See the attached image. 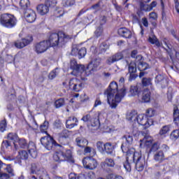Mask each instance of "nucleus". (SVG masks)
<instances>
[{
  "mask_svg": "<svg viewBox=\"0 0 179 179\" xmlns=\"http://www.w3.org/2000/svg\"><path fill=\"white\" fill-rule=\"evenodd\" d=\"M71 38V35H68L62 31L52 33L48 41H43L35 45V51L38 54H43V52H45L50 47H58L59 48H62L65 46Z\"/></svg>",
  "mask_w": 179,
  "mask_h": 179,
  "instance_id": "1",
  "label": "nucleus"
},
{
  "mask_svg": "<svg viewBox=\"0 0 179 179\" xmlns=\"http://www.w3.org/2000/svg\"><path fill=\"white\" fill-rule=\"evenodd\" d=\"M123 141H126L125 144H122L121 149L123 153H126V161L124 162L123 166L127 171H131V166L135 163V160L138 158V153H135V149H129L128 146L132 145L134 138L129 134H126L122 137Z\"/></svg>",
  "mask_w": 179,
  "mask_h": 179,
  "instance_id": "2",
  "label": "nucleus"
},
{
  "mask_svg": "<svg viewBox=\"0 0 179 179\" xmlns=\"http://www.w3.org/2000/svg\"><path fill=\"white\" fill-rule=\"evenodd\" d=\"M125 88H122L118 91V84L115 82H112L105 91L104 94L107 96V100L110 107L117 108L118 103L121 102V100L125 96Z\"/></svg>",
  "mask_w": 179,
  "mask_h": 179,
  "instance_id": "3",
  "label": "nucleus"
},
{
  "mask_svg": "<svg viewBox=\"0 0 179 179\" xmlns=\"http://www.w3.org/2000/svg\"><path fill=\"white\" fill-rule=\"evenodd\" d=\"M0 23L3 27L12 29L16 26V17L9 13L2 14L0 17Z\"/></svg>",
  "mask_w": 179,
  "mask_h": 179,
  "instance_id": "4",
  "label": "nucleus"
},
{
  "mask_svg": "<svg viewBox=\"0 0 179 179\" xmlns=\"http://www.w3.org/2000/svg\"><path fill=\"white\" fill-rule=\"evenodd\" d=\"M101 64V58L95 57L91 60V62L87 65L85 73H86L87 76L89 75L93 74L94 72H97V68L100 66Z\"/></svg>",
  "mask_w": 179,
  "mask_h": 179,
  "instance_id": "5",
  "label": "nucleus"
},
{
  "mask_svg": "<svg viewBox=\"0 0 179 179\" xmlns=\"http://www.w3.org/2000/svg\"><path fill=\"white\" fill-rule=\"evenodd\" d=\"M53 159L55 162H73L72 159V151L71 150H66V153L60 151L54 154Z\"/></svg>",
  "mask_w": 179,
  "mask_h": 179,
  "instance_id": "6",
  "label": "nucleus"
},
{
  "mask_svg": "<svg viewBox=\"0 0 179 179\" xmlns=\"http://www.w3.org/2000/svg\"><path fill=\"white\" fill-rule=\"evenodd\" d=\"M41 143L47 149V150H52L54 146H61V145L58 144L48 134H47L46 136L41 138Z\"/></svg>",
  "mask_w": 179,
  "mask_h": 179,
  "instance_id": "7",
  "label": "nucleus"
},
{
  "mask_svg": "<svg viewBox=\"0 0 179 179\" xmlns=\"http://www.w3.org/2000/svg\"><path fill=\"white\" fill-rule=\"evenodd\" d=\"M83 164L87 170H96L99 166L97 160L92 157H86L83 159Z\"/></svg>",
  "mask_w": 179,
  "mask_h": 179,
  "instance_id": "8",
  "label": "nucleus"
},
{
  "mask_svg": "<svg viewBox=\"0 0 179 179\" xmlns=\"http://www.w3.org/2000/svg\"><path fill=\"white\" fill-rule=\"evenodd\" d=\"M70 68L72 69L73 72L76 73H82V72H85V66L83 64H78V62L75 59H73L70 62Z\"/></svg>",
  "mask_w": 179,
  "mask_h": 179,
  "instance_id": "9",
  "label": "nucleus"
},
{
  "mask_svg": "<svg viewBox=\"0 0 179 179\" xmlns=\"http://www.w3.org/2000/svg\"><path fill=\"white\" fill-rule=\"evenodd\" d=\"M137 156L134 164H135L137 171H143V169H145V166H146V159L141 157L139 154H137Z\"/></svg>",
  "mask_w": 179,
  "mask_h": 179,
  "instance_id": "10",
  "label": "nucleus"
},
{
  "mask_svg": "<svg viewBox=\"0 0 179 179\" xmlns=\"http://www.w3.org/2000/svg\"><path fill=\"white\" fill-rule=\"evenodd\" d=\"M24 17L28 23H33L37 17L36 12L31 9H27L24 11Z\"/></svg>",
  "mask_w": 179,
  "mask_h": 179,
  "instance_id": "11",
  "label": "nucleus"
},
{
  "mask_svg": "<svg viewBox=\"0 0 179 179\" xmlns=\"http://www.w3.org/2000/svg\"><path fill=\"white\" fill-rule=\"evenodd\" d=\"M33 41V36H28L26 38H23L21 41H17L15 42V47L16 48H24L26 45H29L30 43Z\"/></svg>",
  "mask_w": 179,
  "mask_h": 179,
  "instance_id": "12",
  "label": "nucleus"
},
{
  "mask_svg": "<svg viewBox=\"0 0 179 179\" xmlns=\"http://www.w3.org/2000/svg\"><path fill=\"white\" fill-rule=\"evenodd\" d=\"M122 58H124V55H122V53H116L108 57V59H106V64L107 65H112V64L120 61V59H122Z\"/></svg>",
  "mask_w": 179,
  "mask_h": 179,
  "instance_id": "13",
  "label": "nucleus"
},
{
  "mask_svg": "<svg viewBox=\"0 0 179 179\" xmlns=\"http://www.w3.org/2000/svg\"><path fill=\"white\" fill-rule=\"evenodd\" d=\"M78 122H79V120H78V118H76V117H70L66 121V127L69 129H72V128H75V127L78 126Z\"/></svg>",
  "mask_w": 179,
  "mask_h": 179,
  "instance_id": "14",
  "label": "nucleus"
},
{
  "mask_svg": "<svg viewBox=\"0 0 179 179\" xmlns=\"http://www.w3.org/2000/svg\"><path fill=\"white\" fill-rule=\"evenodd\" d=\"M27 148L28 149V152L30 156H31V157H33L34 159H36V157H37L36 144H34L33 141H30L29 144L27 145Z\"/></svg>",
  "mask_w": 179,
  "mask_h": 179,
  "instance_id": "15",
  "label": "nucleus"
},
{
  "mask_svg": "<svg viewBox=\"0 0 179 179\" xmlns=\"http://www.w3.org/2000/svg\"><path fill=\"white\" fill-rule=\"evenodd\" d=\"M118 34L124 38H131L132 37V32L127 28H120L118 29Z\"/></svg>",
  "mask_w": 179,
  "mask_h": 179,
  "instance_id": "16",
  "label": "nucleus"
},
{
  "mask_svg": "<svg viewBox=\"0 0 179 179\" xmlns=\"http://www.w3.org/2000/svg\"><path fill=\"white\" fill-rule=\"evenodd\" d=\"M162 42L164 44H165L168 49L164 48V46H162V48L166 51L168 55H169L170 58H171V57H173V45L170 44V42L166 38H164Z\"/></svg>",
  "mask_w": 179,
  "mask_h": 179,
  "instance_id": "17",
  "label": "nucleus"
},
{
  "mask_svg": "<svg viewBox=\"0 0 179 179\" xmlns=\"http://www.w3.org/2000/svg\"><path fill=\"white\" fill-rule=\"evenodd\" d=\"M155 82L156 83H159L160 85H162V87H166L169 83L167 80L164 78V76L162 74L157 75L155 77Z\"/></svg>",
  "mask_w": 179,
  "mask_h": 179,
  "instance_id": "18",
  "label": "nucleus"
},
{
  "mask_svg": "<svg viewBox=\"0 0 179 179\" xmlns=\"http://www.w3.org/2000/svg\"><path fill=\"white\" fill-rule=\"evenodd\" d=\"M36 9L38 13H40V15H46V13H48L50 10V8L47 4H45V5L40 4L37 6Z\"/></svg>",
  "mask_w": 179,
  "mask_h": 179,
  "instance_id": "19",
  "label": "nucleus"
},
{
  "mask_svg": "<svg viewBox=\"0 0 179 179\" xmlns=\"http://www.w3.org/2000/svg\"><path fill=\"white\" fill-rule=\"evenodd\" d=\"M103 150L107 155H112L114 152V149H115V145L111 143H106L103 145Z\"/></svg>",
  "mask_w": 179,
  "mask_h": 179,
  "instance_id": "20",
  "label": "nucleus"
},
{
  "mask_svg": "<svg viewBox=\"0 0 179 179\" xmlns=\"http://www.w3.org/2000/svg\"><path fill=\"white\" fill-rule=\"evenodd\" d=\"M69 135H71V132H69V130L68 129L63 130L59 137V143H61L62 145H65V143L64 142V138L66 139V138L69 137Z\"/></svg>",
  "mask_w": 179,
  "mask_h": 179,
  "instance_id": "21",
  "label": "nucleus"
},
{
  "mask_svg": "<svg viewBox=\"0 0 179 179\" xmlns=\"http://www.w3.org/2000/svg\"><path fill=\"white\" fill-rule=\"evenodd\" d=\"M76 142L77 143V146H79V148H86L87 145L89 143L86 138L83 137L76 138Z\"/></svg>",
  "mask_w": 179,
  "mask_h": 179,
  "instance_id": "22",
  "label": "nucleus"
},
{
  "mask_svg": "<svg viewBox=\"0 0 179 179\" xmlns=\"http://www.w3.org/2000/svg\"><path fill=\"white\" fill-rule=\"evenodd\" d=\"M38 163H32L31 164V167L29 169L30 170V174H37L38 175V173L41 171V169L39 168Z\"/></svg>",
  "mask_w": 179,
  "mask_h": 179,
  "instance_id": "23",
  "label": "nucleus"
},
{
  "mask_svg": "<svg viewBox=\"0 0 179 179\" xmlns=\"http://www.w3.org/2000/svg\"><path fill=\"white\" fill-rule=\"evenodd\" d=\"M127 65L128 66L129 69V73H136V63L134 62H131L129 63L128 60H125Z\"/></svg>",
  "mask_w": 179,
  "mask_h": 179,
  "instance_id": "24",
  "label": "nucleus"
},
{
  "mask_svg": "<svg viewBox=\"0 0 179 179\" xmlns=\"http://www.w3.org/2000/svg\"><path fill=\"white\" fill-rule=\"evenodd\" d=\"M147 121H148V117H146L145 115H138L136 122H138L139 125H143V127H145Z\"/></svg>",
  "mask_w": 179,
  "mask_h": 179,
  "instance_id": "25",
  "label": "nucleus"
},
{
  "mask_svg": "<svg viewBox=\"0 0 179 179\" xmlns=\"http://www.w3.org/2000/svg\"><path fill=\"white\" fill-rule=\"evenodd\" d=\"M127 119L129 121H134V122H136L138 120V113H136V111L132 110L127 115Z\"/></svg>",
  "mask_w": 179,
  "mask_h": 179,
  "instance_id": "26",
  "label": "nucleus"
},
{
  "mask_svg": "<svg viewBox=\"0 0 179 179\" xmlns=\"http://www.w3.org/2000/svg\"><path fill=\"white\" fill-rule=\"evenodd\" d=\"M142 100H143L145 103H149V101H150V91L149 90H144Z\"/></svg>",
  "mask_w": 179,
  "mask_h": 179,
  "instance_id": "27",
  "label": "nucleus"
},
{
  "mask_svg": "<svg viewBox=\"0 0 179 179\" xmlns=\"http://www.w3.org/2000/svg\"><path fill=\"white\" fill-rule=\"evenodd\" d=\"M91 127L94 128V130L96 131L100 128V120L99 118H92L91 120Z\"/></svg>",
  "mask_w": 179,
  "mask_h": 179,
  "instance_id": "28",
  "label": "nucleus"
},
{
  "mask_svg": "<svg viewBox=\"0 0 179 179\" xmlns=\"http://www.w3.org/2000/svg\"><path fill=\"white\" fill-rule=\"evenodd\" d=\"M5 166H6V164L0 160V179H9L10 176L8 173L1 171V169L5 167Z\"/></svg>",
  "mask_w": 179,
  "mask_h": 179,
  "instance_id": "29",
  "label": "nucleus"
},
{
  "mask_svg": "<svg viewBox=\"0 0 179 179\" xmlns=\"http://www.w3.org/2000/svg\"><path fill=\"white\" fill-rule=\"evenodd\" d=\"M148 41L151 43V44H155L157 47H162V43H160V41L157 39L156 36H150Z\"/></svg>",
  "mask_w": 179,
  "mask_h": 179,
  "instance_id": "30",
  "label": "nucleus"
},
{
  "mask_svg": "<svg viewBox=\"0 0 179 179\" xmlns=\"http://www.w3.org/2000/svg\"><path fill=\"white\" fill-rule=\"evenodd\" d=\"M7 139L8 141H13V144L15 145L16 142H17L19 137H17V134L15 133H9L7 136Z\"/></svg>",
  "mask_w": 179,
  "mask_h": 179,
  "instance_id": "31",
  "label": "nucleus"
},
{
  "mask_svg": "<svg viewBox=\"0 0 179 179\" xmlns=\"http://www.w3.org/2000/svg\"><path fill=\"white\" fill-rule=\"evenodd\" d=\"M179 121V110L178 107L174 106L173 108V122L175 124H178Z\"/></svg>",
  "mask_w": 179,
  "mask_h": 179,
  "instance_id": "32",
  "label": "nucleus"
},
{
  "mask_svg": "<svg viewBox=\"0 0 179 179\" xmlns=\"http://www.w3.org/2000/svg\"><path fill=\"white\" fill-rule=\"evenodd\" d=\"M149 64L145 62H140L138 66V69L140 71V72H143V71H146V69H148Z\"/></svg>",
  "mask_w": 179,
  "mask_h": 179,
  "instance_id": "33",
  "label": "nucleus"
},
{
  "mask_svg": "<svg viewBox=\"0 0 179 179\" xmlns=\"http://www.w3.org/2000/svg\"><path fill=\"white\" fill-rule=\"evenodd\" d=\"M164 159V153H163V151H159L155 154V160H156V162H159V163H161V162H163Z\"/></svg>",
  "mask_w": 179,
  "mask_h": 179,
  "instance_id": "34",
  "label": "nucleus"
},
{
  "mask_svg": "<svg viewBox=\"0 0 179 179\" xmlns=\"http://www.w3.org/2000/svg\"><path fill=\"white\" fill-rule=\"evenodd\" d=\"M38 176H39L40 179H50L45 169H41V171L38 172Z\"/></svg>",
  "mask_w": 179,
  "mask_h": 179,
  "instance_id": "35",
  "label": "nucleus"
},
{
  "mask_svg": "<svg viewBox=\"0 0 179 179\" xmlns=\"http://www.w3.org/2000/svg\"><path fill=\"white\" fill-rule=\"evenodd\" d=\"M20 6L22 9H24V10H27V8L30 6V1L29 0H20Z\"/></svg>",
  "mask_w": 179,
  "mask_h": 179,
  "instance_id": "36",
  "label": "nucleus"
},
{
  "mask_svg": "<svg viewBox=\"0 0 179 179\" xmlns=\"http://www.w3.org/2000/svg\"><path fill=\"white\" fill-rule=\"evenodd\" d=\"M102 164H106L108 167H114L115 162L111 158H106L105 161L102 162Z\"/></svg>",
  "mask_w": 179,
  "mask_h": 179,
  "instance_id": "37",
  "label": "nucleus"
},
{
  "mask_svg": "<svg viewBox=\"0 0 179 179\" xmlns=\"http://www.w3.org/2000/svg\"><path fill=\"white\" fill-rule=\"evenodd\" d=\"M129 93L131 96H138V94H139V89L138 88V86H131Z\"/></svg>",
  "mask_w": 179,
  "mask_h": 179,
  "instance_id": "38",
  "label": "nucleus"
},
{
  "mask_svg": "<svg viewBox=\"0 0 179 179\" xmlns=\"http://www.w3.org/2000/svg\"><path fill=\"white\" fill-rule=\"evenodd\" d=\"M4 170H6L7 173H8L7 174L9 176V178H10V177H15V173H13V169H12L10 164H6Z\"/></svg>",
  "mask_w": 179,
  "mask_h": 179,
  "instance_id": "39",
  "label": "nucleus"
},
{
  "mask_svg": "<svg viewBox=\"0 0 179 179\" xmlns=\"http://www.w3.org/2000/svg\"><path fill=\"white\" fill-rule=\"evenodd\" d=\"M170 131V125H165L162 127V129L159 130V134L160 136H163V135H166L167 132Z\"/></svg>",
  "mask_w": 179,
  "mask_h": 179,
  "instance_id": "40",
  "label": "nucleus"
},
{
  "mask_svg": "<svg viewBox=\"0 0 179 179\" xmlns=\"http://www.w3.org/2000/svg\"><path fill=\"white\" fill-rule=\"evenodd\" d=\"M17 142L22 149H26V148H27V142L26 141V139L20 138Z\"/></svg>",
  "mask_w": 179,
  "mask_h": 179,
  "instance_id": "41",
  "label": "nucleus"
},
{
  "mask_svg": "<svg viewBox=\"0 0 179 179\" xmlns=\"http://www.w3.org/2000/svg\"><path fill=\"white\" fill-rule=\"evenodd\" d=\"M64 104H65V100L62 98L57 99L55 102V106L56 108H61V107H62V106H64Z\"/></svg>",
  "mask_w": 179,
  "mask_h": 179,
  "instance_id": "42",
  "label": "nucleus"
},
{
  "mask_svg": "<svg viewBox=\"0 0 179 179\" xmlns=\"http://www.w3.org/2000/svg\"><path fill=\"white\" fill-rule=\"evenodd\" d=\"M19 157L22 160H27L29 159V154L26 150H21L19 152Z\"/></svg>",
  "mask_w": 179,
  "mask_h": 179,
  "instance_id": "43",
  "label": "nucleus"
},
{
  "mask_svg": "<svg viewBox=\"0 0 179 179\" xmlns=\"http://www.w3.org/2000/svg\"><path fill=\"white\" fill-rule=\"evenodd\" d=\"M57 0H46L45 5L48 6L49 8H55L57 6Z\"/></svg>",
  "mask_w": 179,
  "mask_h": 179,
  "instance_id": "44",
  "label": "nucleus"
},
{
  "mask_svg": "<svg viewBox=\"0 0 179 179\" xmlns=\"http://www.w3.org/2000/svg\"><path fill=\"white\" fill-rule=\"evenodd\" d=\"M80 82L77 78H71L69 82V88L72 89L76 85H79Z\"/></svg>",
  "mask_w": 179,
  "mask_h": 179,
  "instance_id": "45",
  "label": "nucleus"
},
{
  "mask_svg": "<svg viewBox=\"0 0 179 179\" xmlns=\"http://www.w3.org/2000/svg\"><path fill=\"white\" fill-rule=\"evenodd\" d=\"M85 87V84L80 83L78 85L73 86L71 88L73 92H80L82 88Z\"/></svg>",
  "mask_w": 179,
  "mask_h": 179,
  "instance_id": "46",
  "label": "nucleus"
},
{
  "mask_svg": "<svg viewBox=\"0 0 179 179\" xmlns=\"http://www.w3.org/2000/svg\"><path fill=\"white\" fill-rule=\"evenodd\" d=\"M143 86H150L152 85V78H143L142 79Z\"/></svg>",
  "mask_w": 179,
  "mask_h": 179,
  "instance_id": "47",
  "label": "nucleus"
},
{
  "mask_svg": "<svg viewBox=\"0 0 179 179\" xmlns=\"http://www.w3.org/2000/svg\"><path fill=\"white\" fill-rule=\"evenodd\" d=\"M1 148L3 149H9V148H12V143H10L9 140L3 141Z\"/></svg>",
  "mask_w": 179,
  "mask_h": 179,
  "instance_id": "48",
  "label": "nucleus"
},
{
  "mask_svg": "<svg viewBox=\"0 0 179 179\" xmlns=\"http://www.w3.org/2000/svg\"><path fill=\"white\" fill-rule=\"evenodd\" d=\"M86 48H81L80 49H78V58L79 59L84 58V57L86 55Z\"/></svg>",
  "mask_w": 179,
  "mask_h": 179,
  "instance_id": "49",
  "label": "nucleus"
},
{
  "mask_svg": "<svg viewBox=\"0 0 179 179\" xmlns=\"http://www.w3.org/2000/svg\"><path fill=\"white\" fill-rule=\"evenodd\" d=\"M108 48H110V45L106 43H102L99 46V50L101 52H106V51H107Z\"/></svg>",
  "mask_w": 179,
  "mask_h": 179,
  "instance_id": "50",
  "label": "nucleus"
},
{
  "mask_svg": "<svg viewBox=\"0 0 179 179\" xmlns=\"http://www.w3.org/2000/svg\"><path fill=\"white\" fill-rule=\"evenodd\" d=\"M157 5V2L152 1L150 5H147L145 12H150V10L153 9V8H156Z\"/></svg>",
  "mask_w": 179,
  "mask_h": 179,
  "instance_id": "51",
  "label": "nucleus"
},
{
  "mask_svg": "<svg viewBox=\"0 0 179 179\" xmlns=\"http://www.w3.org/2000/svg\"><path fill=\"white\" fill-rule=\"evenodd\" d=\"M171 139H174L175 141L176 139H178V138H179V130L178 129L173 130L171 134Z\"/></svg>",
  "mask_w": 179,
  "mask_h": 179,
  "instance_id": "52",
  "label": "nucleus"
},
{
  "mask_svg": "<svg viewBox=\"0 0 179 179\" xmlns=\"http://www.w3.org/2000/svg\"><path fill=\"white\" fill-rule=\"evenodd\" d=\"M48 129V122L45 121L42 125H41V131L45 134H47Z\"/></svg>",
  "mask_w": 179,
  "mask_h": 179,
  "instance_id": "53",
  "label": "nucleus"
},
{
  "mask_svg": "<svg viewBox=\"0 0 179 179\" xmlns=\"http://www.w3.org/2000/svg\"><path fill=\"white\" fill-rule=\"evenodd\" d=\"M145 115H146V117H148L149 118H152V117L155 116V110L153 108L147 109Z\"/></svg>",
  "mask_w": 179,
  "mask_h": 179,
  "instance_id": "54",
  "label": "nucleus"
},
{
  "mask_svg": "<svg viewBox=\"0 0 179 179\" xmlns=\"http://www.w3.org/2000/svg\"><path fill=\"white\" fill-rule=\"evenodd\" d=\"M96 148H97L98 150H99V152H101V153H103V152H104V144H103V142L98 141L96 143Z\"/></svg>",
  "mask_w": 179,
  "mask_h": 179,
  "instance_id": "55",
  "label": "nucleus"
},
{
  "mask_svg": "<svg viewBox=\"0 0 179 179\" xmlns=\"http://www.w3.org/2000/svg\"><path fill=\"white\" fill-rule=\"evenodd\" d=\"M85 153H92V156L96 155V150L90 147H86L84 150Z\"/></svg>",
  "mask_w": 179,
  "mask_h": 179,
  "instance_id": "56",
  "label": "nucleus"
},
{
  "mask_svg": "<svg viewBox=\"0 0 179 179\" xmlns=\"http://www.w3.org/2000/svg\"><path fill=\"white\" fill-rule=\"evenodd\" d=\"M57 75L58 73H57V69L52 71L49 75H48V78L50 79V80H52V79H55V78H57Z\"/></svg>",
  "mask_w": 179,
  "mask_h": 179,
  "instance_id": "57",
  "label": "nucleus"
},
{
  "mask_svg": "<svg viewBox=\"0 0 179 179\" xmlns=\"http://www.w3.org/2000/svg\"><path fill=\"white\" fill-rule=\"evenodd\" d=\"M96 37H100L103 34V27H99L95 31Z\"/></svg>",
  "mask_w": 179,
  "mask_h": 179,
  "instance_id": "58",
  "label": "nucleus"
},
{
  "mask_svg": "<svg viewBox=\"0 0 179 179\" xmlns=\"http://www.w3.org/2000/svg\"><path fill=\"white\" fill-rule=\"evenodd\" d=\"M5 129H6V120H2L0 123V131L1 132H4Z\"/></svg>",
  "mask_w": 179,
  "mask_h": 179,
  "instance_id": "59",
  "label": "nucleus"
},
{
  "mask_svg": "<svg viewBox=\"0 0 179 179\" xmlns=\"http://www.w3.org/2000/svg\"><path fill=\"white\" fill-rule=\"evenodd\" d=\"M55 15L56 17H61L64 15V10L62 8H58L55 11Z\"/></svg>",
  "mask_w": 179,
  "mask_h": 179,
  "instance_id": "60",
  "label": "nucleus"
},
{
  "mask_svg": "<svg viewBox=\"0 0 179 179\" xmlns=\"http://www.w3.org/2000/svg\"><path fill=\"white\" fill-rule=\"evenodd\" d=\"M81 120L84 122H89V121H90V122H91L92 118V116H90V115L87 114V115L83 116Z\"/></svg>",
  "mask_w": 179,
  "mask_h": 179,
  "instance_id": "61",
  "label": "nucleus"
},
{
  "mask_svg": "<svg viewBox=\"0 0 179 179\" xmlns=\"http://www.w3.org/2000/svg\"><path fill=\"white\" fill-rule=\"evenodd\" d=\"M160 145L157 143H155L152 147L151 149L150 150V152H156V150H159V148Z\"/></svg>",
  "mask_w": 179,
  "mask_h": 179,
  "instance_id": "62",
  "label": "nucleus"
},
{
  "mask_svg": "<svg viewBox=\"0 0 179 179\" xmlns=\"http://www.w3.org/2000/svg\"><path fill=\"white\" fill-rule=\"evenodd\" d=\"M78 52H79V49L76 47H74L71 50V55L73 57H78Z\"/></svg>",
  "mask_w": 179,
  "mask_h": 179,
  "instance_id": "63",
  "label": "nucleus"
},
{
  "mask_svg": "<svg viewBox=\"0 0 179 179\" xmlns=\"http://www.w3.org/2000/svg\"><path fill=\"white\" fill-rule=\"evenodd\" d=\"M69 179H80V176L75 173H71L69 175Z\"/></svg>",
  "mask_w": 179,
  "mask_h": 179,
  "instance_id": "64",
  "label": "nucleus"
}]
</instances>
